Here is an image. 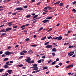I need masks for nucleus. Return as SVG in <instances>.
Masks as SVG:
<instances>
[{
	"instance_id": "nucleus-1",
	"label": "nucleus",
	"mask_w": 76,
	"mask_h": 76,
	"mask_svg": "<svg viewBox=\"0 0 76 76\" xmlns=\"http://www.w3.org/2000/svg\"><path fill=\"white\" fill-rule=\"evenodd\" d=\"M31 59L30 58V57H27V58L26 59V62H27V63H29L31 62Z\"/></svg>"
},
{
	"instance_id": "nucleus-2",
	"label": "nucleus",
	"mask_w": 76,
	"mask_h": 76,
	"mask_svg": "<svg viewBox=\"0 0 76 76\" xmlns=\"http://www.w3.org/2000/svg\"><path fill=\"white\" fill-rule=\"evenodd\" d=\"M52 47L53 46H52V45H47L46 47V48H52Z\"/></svg>"
},
{
	"instance_id": "nucleus-3",
	"label": "nucleus",
	"mask_w": 76,
	"mask_h": 76,
	"mask_svg": "<svg viewBox=\"0 0 76 76\" xmlns=\"http://www.w3.org/2000/svg\"><path fill=\"white\" fill-rule=\"evenodd\" d=\"M15 10H23V9L22 7H20L16 8Z\"/></svg>"
},
{
	"instance_id": "nucleus-4",
	"label": "nucleus",
	"mask_w": 76,
	"mask_h": 76,
	"mask_svg": "<svg viewBox=\"0 0 76 76\" xmlns=\"http://www.w3.org/2000/svg\"><path fill=\"white\" fill-rule=\"evenodd\" d=\"M49 22V20L45 19L44 20L42 21V22H43V23H45L46 22Z\"/></svg>"
},
{
	"instance_id": "nucleus-5",
	"label": "nucleus",
	"mask_w": 76,
	"mask_h": 76,
	"mask_svg": "<svg viewBox=\"0 0 76 76\" xmlns=\"http://www.w3.org/2000/svg\"><path fill=\"white\" fill-rule=\"evenodd\" d=\"M62 38H63V37L61 36H59L58 37V41H60Z\"/></svg>"
},
{
	"instance_id": "nucleus-6",
	"label": "nucleus",
	"mask_w": 76,
	"mask_h": 76,
	"mask_svg": "<svg viewBox=\"0 0 76 76\" xmlns=\"http://www.w3.org/2000/svg\"><path fill=\"white\" fill-rule=\"evenodd\" d=\"M6 55H9L10 54V52L7 51L5 52L4 53Z\"/></svg>"
},
{
	"instance_id": "nucleus-7",
	"label": "nucleus",
	"mask_w": 76,
	"mask_h": 76,
	"mask_svg": "<svg viewBox=\"0 0 76 76\" xmlns=\"http://www.w3.org/2000/svg\"><path fill=\"white\" fill-rule=\"evenodd\" d=\"M60 3V1H59L56 2L55 3H54L53 4H54V5H55L56 4V5H57V4H59Z\"/></svg>"
},
{
	"instance_id": "nucleus-8",
	"label": "nucleus",
	"mask_w": 76,
	"mask_h": 76,
	"mask_svg": "<svg viewBox=\"0 0 76 76\" xmlns=\"http://www.w3.org/2000/svg\"><path fill=\"white\" fill-rule=\"evenodd\" d=\"M28 53H29V54H31V53H33L34 52L32 51V50H31L28 51Z\"/></svg>"
},
{
	"instance_id": "nucleus-9",
	"label": "nucleus",
	"mask_w": 76,
	"mask_h": 76,
	"mask_svg": "<svg viewBox=\"0 0 76 76\" xmlns=\"http://www.w3.org/2000/svg\"><path fill=\"white\" fill-rule=\"evenodd\" d=\"M38 69V67H34V68L33 69V70H37Z\"/></svg>"
},
{
	"instance_id": "nucleus-10",
	"label": "nucleus",
	"mask_w": 76,
	"mask_h": 76,
	"mask_svg": "<svg viewBox=\"0 0 76 76\" xmlns=\"http://www.w3.org/2000/svg\"><path fill=\"white\" fill-rule=\"evenodd\" d=\"M20 54L21 56H24L25 54L24 53L21 52L20 53Z\"/></svg>"
},
{
	"instance_id": "nucleus-11",
	"label": "nucleus",
	"mask_w": 76,
	"mask_h": 76,
	"mask_svg": "<svg viewBox=\"0 0 76 76\" xmlns=\"http://www.w3.org/2000/svg\"><path fill=\"white\" fill-rule=\"evenodd\" d=\"M1 32H6V31H5L4 29L0 31Z\"/></svg>"
},
{
	"instance_id": "nucleus-12",
	"label": "nucleus",
	"mask_w": 76,
	"mask_h": 76,
	"mask_svg": "<svg viewBox=\"0 0 76 76\" xmlns=\"http://www.w3.org/2000/svg\"><path fill=\"white\" fill-rule=\"evenodd\" d=\"M56 63H57V62H56V61H54L52 63L51 65H54L55 64H56Z\"/></svg>"
},
{
	"instance_id": "nucleus-13",
	"label": "nucleus",
	"mask_w": 76,
	"mask_h": 76,
	"mask_svg": "<svg viewBox=\"0 0 76 76\" xmlns=\"http://www.w3.org/2000/svg\"><path fill=\"white\" fill-rule=\"evenodd\" d=\"M48 68V67L47 66H45L44 67H42L43 70H45V69H47Z\"/></svg>"
},
{
	"instance_id": "nucleus-14",
	"label": "nucleus",
	"mask_w": 76,
	"mask_h": 76,
	"mask_svg": "<svg viewBox=\"0 0 76 76\" xmlns=\"http://www.w3.org/2000/svg\"><path fill=\"white\" fill-rule=\"evenodd\" d=\"M75 46H70L68 47L69 48H74Z\"/></svg>"
},
{
	"instance_id": "nucleus-15",
	"label": "nucleus",
	"mask_w": 76,
	"mask_h": 76,
	"mask_svg": "<svg viewBox=\"0 0 76 76\" xmlns=\"http://www.w3.org/2000/svg\"><path fill=\"white\" fill-rule=\"evenodd\" d=\"M4 68H8V67H9V66H8V65H6L4 66Z\"/></svg>"
},
{
	"instance_id": "nucleus-16",
	"label": "nucleus",
	"mask_w": 76,
	"mask_h": 76,
	"mask_svg": "<svg viewBox=\"0 0 76 76\" xmlns=\"http://www.w3.org/2000/svg\"><path fill=\"white\" fill-rule=\"evenodd\" d=\"M45 39H46V36H45L44 37L42 38L41 39V40H44Z\"/></svg>"
},
{
	"instance_id": "nucleus-17",
	"label": "nucleus",
	"mask_w": 76,
	"mask_h": 76,
	"mask_svg": "<svg viewBox=\"0 0 76 76\" xmlns=\"http://www.w3.org/2000/svg\"><path fill=\"white\" fill-rule=\"evenodd\" d=\"M23 65V64H20V65H17V67H22Z\"/></svg>"
},
{
	"instance_id": "nucleus-18",
	"label": "nucleus",
	"mask_w": 76,
	"mask_h": 76,
	"mask_svg": "<svg viewBox=\"0 0 76 76\" xmlns=\"http://www.w3.org/2000/svg\"><path fill=\"white\" fill-rule=\"evenodd\" d=\"M57 50V49H56L55 48H54L52 49V51L53 52V51H55Z\"/></svg>"
},
{
	"instance_id": "nucleus-19",
	"label": "nucleus",
	"mask_w": 76,
	"mask_h": 76,
	"mask_svg": "<svg viewBox=\"0 0 76 76\" xmlns=\"http://www.w3.org/2000/svg\"><path fill=\"white\" fill-rule=\"evenodd\" d=\"M30 17H31V15H30V14L27 15L26 16V18H29Z\"/></svg>"
},
{
	"instance_id": "nucleus-20",
	"label": "nucleus",
	"mask_w": 76,
	"mask_h": 76,
	"mask_svg": "<svg viewBox=\"0 0 76 76\" xmlns=\"http://www.w3.org/2000/svg\"><path fill=\"white\" fill-rule=\"evenodd\" d=\"M47 10V7H45L43 9V12H45L46 10Z\"/></svg>"
},
{
	"instance_id": "nucleus-21",
	"label": "nucleus",
	"mask_w": 76,
	"mask_h": 76,
	"mask_svg": "<svg viewBox=\"0 0 76 76\" xmlns=\"http://www.w3.org/2000/svg\"><path fill=\"white\" fill-rule=\"evenodd\" d=\"M22 53H27V51L25 50H23L22 51Z\"/></svg>"
},
{
	"instance_id": "nucleus-22",
	"label": "nucleus",
	"mask_w": 76,
	"mask_h": 76,
	"mask_svg": "<svg viewBox=\"0 0 76 76\" xmlns=\"http://www.w3.org/2000/svg\"><path fill=\"white\" fill-rule=\"evenodd\" d=\"M58 39V37H53L52 39Z\"/></svg>"
},
{
	"instance_id": "nucleus-23",
	"label": "nucleus",
	"mask_w": 76,
	"mask_h": 76,
	"mask_svg": "<svg viewBox=\"0 0 76 76\" xmlns=\"http://www.w3.org/2000/svg\"><path fill=\"white\" fill-rule=\"evenodd\" d=\"M9 60V58H6L4 59V61H7V60Z\"/></svg>"
},
{
	"instance_id": "nucleus-24",
	"label": "nucleus",
	"mask_w": 76,
	"mask_h": 76,
	"mask_svg": "<svg viewBox=\"0 0 76 76\" xmlns=\"http://www.w3.org/2000/svg\"><path fill=\"white\" fill-rule=\"evenodd\" d=\"M38 16V15H35L33 17V18L32 19H35V18H37V17Z\"/></svg>"
},
{
	"instance_id": "nucleus-25",
	"label": "nucleus",
	"mask_w": 76,
	"mask_h": 76,
	"mask_svg": "<svg viewBox=\"0 0 76 76\" xmlns=\"http://www.w3.org/2000/svg\"><path fill=\"white\" fill-rule=\"evenodd\" d=\"M43 29V27H42L41 28H39L38 31L39 32V31H41V30H42V29Z\"/></svg>"
},
{
	"instance_id": "nucleus-26",
	"label": "nucleus",
	"mask_w": 76,
	"mask_h": 76,
	"mask_svg": "<svg viewBox=\"0 0 76 76\" xmlns=\"http://www.w3.org/2000/svg\"><path fill=\"white\" fill-rule=\"evenodd\" d=\"M33 66H34V67H37V66H38V65H37V64H34L33 65Z\"/></svg>"
},
{
	"instance_id": "nucleus-27",
	"label": "nucleus",
	"mask_w": 76,
	"mask_h": 76,
	"mask_svg": "<svg viewBox=\"0 0 76 76\" xmlns=\"http://www.w3.org/2000/svg\"><path fill=\"white\" fill-rule=\"evenodd\" d=\"M6 35V34L5 33H2L1 34V37H3V36H4V35Z\"/></svg>"
},
{
	"instance_id": "nucleus-28",
	"label": "nucleus",
	"mask_w": 76,
	"mask_h": 76,
	"mask_svg": "<svg viewBox=\"0 0 76 76\" xmlns=\"http://www.w3.org/2000/svg\"><path fill=\"white\" fill-rule=\"evenodd\" d=\"M6 31H10V28H7L6 29Z\"/></svg>"
},
{
	"instance_id": "nucleus-29",
	"label": "nucleus",
	"mask_w": 76,
	"mask_h": 76,
	"mask_svg": "<svg viewBox=\"0 0 76 76\" xmlns=\"http://www.w3.org/2000/svg\"><path fill=\"white\" fill-rule=\"evenodd\" d=\"M63 4L62 3H61L59 4V6L60 7L63 6Z\"/></svg>"
},
{
	"instance_id": "nucleus-30",
	"label": "nucleus",
	"mask_w": 76,
	"mask_h": 76,
	"mask_svg": "<svg viewBox=\"0 0 76 76\" xmlns=\"http://www.w3.org/2000/svg\"><path fill=\"white\" fill-rule=\"evenodd\" d=\"M23 7L24 9H26V8L28 7V6H27V5H26L25 6H23Z\"/></svg>"
},
{
	"instance_id": "nucleus-31",
	"label": "nucleus",
	"mask_w": 76,
	"mask_h": 76,
	"mask_svg": "<svg viewBox=\"0 0 76 76\" xmlns=\"http://www.w3.org/2000/svg\"><path fill=\"white\" fill-rule=\"evenodd\" d=\"M13 22H14V21L10 22V26H11V25H12V24H11V23H13Z\"/></svg>"
},
{
	"instance_id": "nucleus-32",
	"label": "nucleus",
	"mask_w": 76,
	"mask_h": 76,
	"mask_svg": "<svg viewBox=\"0 0 76 76\" xmlns=\"http://www.w3.org/2000/svg\"><path fill=\"white\" fill-rule=\"evenodd\" d=\"M25 27V25H23V26H21L20 28H22Z\"/></svg>"
},
{
	"instance_id": "nucleus-33",
	"label": "nucleus",
	"mask_w": 76,
	"mask_h": 76,
	"mask_svg": "<svg viewBox=\"0 0 76 76\" xmlns=\"http://www.w3.org/2000/svg\"><path fill=\"white\" fill-rule=\"evenodd\" d=\"M49 44V42H46L45 43V45H48Z\"/></svg>"
},
{
	"instance_id": "nucleus-34",
	"label": "nucleus",
	"mask_w": 76,
	"mask_h": 76,
	"mask_svg": "<svg viewBox=\"0 0 76 76\" xmlns=\"http://www.w3.org/2000/svg\"><path fill=\"white\" fill-rule=\"evenodd\" d=\"M68 54L69 56H73L72 53H68Z\"/></svg>"
},
{
	"instance_id": "nucleus-35",
	"label": "nucleus",
	"mask_w": 76,
	"mask_h": 76,
	"mask_svg": "<svg viewBox=\"0 0 76 76\" xmlns=\"http://www.w3.org/2000/svg\"><path fill=\"white\" fill-rule=\"evenodd\" d=\"M40 71H41V69L36 70V73H38V72H39Z\"/></svg>"
},
{
	"instance_id": "nucleus-36",
	"label": "nucleus",
	"mask_w": 76,
	"mask_h": 76,
	"mask_svg": "<svg viewBox=\"0 0 76 76\" xmlns=\"http://www.w3.org/2000/svg\"><path fill=\"white\" fill-rule=\"evenodd\" d=\"M37 46L36 45H34L31 46V47H37Z\"/></svg>"
},
{
	"instance_id": "nucleus-37",
	"label": "nucleus",
	"mask_w": 76,
	"mask_h": 76,
	"mask_svg": "<svg viewBox=\"0 0 76 76\" xmlns=\"http://www.w3.org/2000/svg\"><path fill=\"white\" fill-rule=\"evenodd\" d=\"M34 63V60H33L31 61H30V62H29V63Z\"/></svg>"
},
{
	"instance_id": "nucleus-38",
	"label": "nucleus",
	"mask_w": 76,
	"mask_h": 76,
	"mask_svg": "<svg viewBox=\"0 0 76 76\" xmlns=\"http://www.w3.org/2000/svg\"><path fill=\"white\" fill-rule=\"evenodd\" d=\"M4 70V69H0V72H3Z\"/></svg>"
},
{
	"instance_id": "nucleus-39",
	"label": "nucleus",
	"mask_w": 76,
	"mask_h": 76,
	"mask_svg": "<svg viewBox=\"0 0 76 76\" xmlns=\"http://www.w3.org/2000/svg\"><path fill=\"white\" fill-rule=\"evenodd\" d=\"M16 13H17V12L12 13V15H16Z\"/></svg>"
},
{
	"instance_id": "nucleus-40",
	"label": "nucleus",
	"mask_w": 76,
	"mask_h": 76,
	"mask_svg": "<svg viewBox=\"0 0 76 76\" xmlns=\"http://www.w3.org/2000/svg\"><path fill=\"white\" fill-rule=\"evenodd\" d=\"M9 61H8L6 63V64L7 65H10V64H9Z\"/></svg>"
},
{
	"instance_id": "nucleus-41",
	"label": "nucleus",
	"mask_w": 76,
	"mask_h": 76,
	"mask_svg": "<svg viewBox=\"0 0 76 76\" xmlns=\"http://www.w3.org/2000/svg\"><path fill=\"white\" fill-rule=\"evenodd\" d=\"M23 56H21L20 57H19L18 58H19V59H21V58H23Z\"/></svg>"
},
{
	"instance_id": "nucleus-42",
	"label": "nucleus",
	"mask_w": 76,
	"mask_h": 76,
	"mask_svg": "<svg viewBox=\"0 0 76 76\" xmlns=\"http://www.w3.org/2000/svg\"><path fill=\"white\" fill-rule=\"evenodd\" d=\"M29 38H27L25 39V40L26 41H29Z\"/></svg>"
},
{
	"instance_id": "nucleus-43",
	"label": "nucleus",
	"mask_w": 76,
	"mask_h": 76,
	"mask_svg": "<svg viewBox=\"0 0 76 76\" xmlns=\"http://www.w3.org/2000/svg\"><path fill=\"white\" fill-rule=\"evenodd\" d=\"M72 3H73V4H76V1L73 2Z\"/></svg>"
},
{
	"instance_id": "nucleus-44",
	"label": "nucleus",
	"mask_w": 76,
	"mask_h": 76,
	"mask_svg": "<svg viewBox=\"0 0 76 76\" xmlns=\"http://www.w3.org/2000/svg\"><path fill=\"white\" fill-rule=\"evenodd\" d=\"M52 38V37L51 36H49L48 37V39H51Z\"/></svg>"
},
{
	"instance_id": "nucleus-45",
	"label": "nucleus",
	"mask_w": 76,
	"mask_h": 76,
	"mask_svg": "<svg viewBox=\"0 0 76 76\" xmlns=\"http://www.w3.org/2000/svg\"><path fill=\"white\" fill-rule=\"evenodd\" d=\"M37 62L38 63H41V60H39L37 61Z\"/></svg>"
},
{
	"instance_id": "nucleus-46",
	"label": "nucleus",
	"mask_w": 76,
	"mask_h": 76,
	"mask_svg": "<svg viewBox=\"0 0 76 76\" xmlns=\"http://www.w3.org/2000/svg\"><path fill=\"white\" fill-rule=\"evenodd\" d=\"M52 62V61L50 60L48 61V63H50Z\"/></svg>"
},
{
	"instance_id": "nucleus-47",
	"label": "nucleus",
	"mask_w": 76,
	"mask_h": 76,
	"mask_svg": "<svg viewBox=\"0 0 76 76\" xmlns=\"http://www.w3.org/2000/svg\"><path fill=\"white\" fill-rule=\"evenodd\" d=\"M5 75L6 76H7L9 75V74H8V73H5Z\"/></svg>"
},
{
	"instance_id": "nucleus-48",
	"label": "nucleus",
	"mask_w": 76,
	"mask_h": 76,
	"mask_svg": "<svg viewBox=\"0 0 76 76\" xmlns=\"http://www.w3.org/2000/svg\"><path fill=\"white\" fill-rule=\"evenodd\" d=\"M69 66H70V67H73V64L69 65Z\"/></svg>"
},
{
	"instance_id": "nucleus-49",
	"label": "nucleus",
	"mask_w": 76,
	"mask_h": 76,
	"mask_svg": "<svg viewBox=\"0 0 76 76\" xmlns=\"http://www.w3.org/2000/svg\"><path fill=\"white\" fill-rule=\"evenodd\" d=\"M52 54L53 55V56H56V53H52Z\"/></svg>"
},
{
	"instance_id": "nucleus-50",
	"label": "nucleus",
	"mask_w": 76,
	"mask_h": 76,
	"mask_svg": "<svg viewBox=\"0 0 76 76\" xmlns=\"http://www.w3.org/2000/svg\"><path fill=\"white\" fill-rule=\"evenodd\" d=\"M42 58H45V56H42Z\"/></svg>"
},
{
	"instance_id": "nucleus-51",
	"label": "nucleus",
	"mask_w": 76,
	"mask_h": 76,
	"mask_svg": "<svg viewBox=\"0 0 76 76\" xmlns=\"http://www.w3.org/2000/svg\"><path fill=\"white\" fill-rule=\"evenodd\" d=\"M19 47V45H17L15 46V48H17V47Z\"/></svg>"
},
{
	"instance_id": "nucleus-52",
	"label": "nucleus",
	"mask_w": 76,
	"mask_h": 76,
	"mask_svg": "<svg viewBox=\"0 0 76 76\" xmlns=\"http://www.w3.org/2000/svg\"><path fill=\"white\" fill-rule=\"evenodd\" d=\"M51 30H52V28H50L48 30V32H50V31H51Z\"/></svg>"
},
{
	"instance_id": "nucleus-53",
	"label": "nucleus",
	"mask_w": 76,
	"mask_h": 76,
	"mask_svg": "<svg viewBox=\"0 0 76 76\" xmlns=\"http://www.w3.org/2000/svg\"><path fill=\"white\" fill-rule=\"evenodd\" d=\"M58 65H59V66H62V63H59Z\"/></svg>"
},
{
	"instance_id": "nucleus-54",
	"label": "nucleus",
	"mask_w": 76,
	"mask_h": 76,
	"mask_svg": "<svg viewBox=\"0 0 76 76\" xmlns=\"http://www.w3.org/2000/svg\"><path fill=\"white\" fill-rule=\"evenodd\" d=\"M5 56H6V55H5L4 54L2 55L1 56V57H5Z\"/></svg>"
},
{
	"instance_id": "nucleus-55",
	"label": "nucleus",
	"mask_w": 76,
	"mask_h": 76,
	"mask_svg": "<svg viewBox=\"0 0 76 76\" xmlns=\"http://www.w3.org/2000/svg\"><path fill=\"white\" fill-rule=\"evenodd\" d=\"M3 51H0V55L2 54H3Z\"/></svg>"
},
{
	"instance_id": "nucleus-56",
	"label": "nucleus",
	"mask_w": 76,
	"mask_h": 76,
	"mask_svg": "<svg viewBox=\"0 0 76 76\" xmlns=\"http://www.w3.org/2000/svg\"><path fill=\"white\" fill-rule=\"evenodd\" d=\"M55 67H56V68H58V67H59V66L58 65H56V66H55Z\"/></svg>"
},
{
	"instance_id": "nucleus-57",
	"label": "nucleus",
	"mask_w": 76,
	"mask_h": 76,
	"mask_svg": "<svg viewBox=\"0 0 76 76\" xmlns=\"http://www.w3.org/2000/svg\"><path fill=\"white\" fill-rule=\"evenodd\" d=\"M37 20H35L33 22V23H35V22H37Z\"/></svg>"
},
{
	"instance_id": "nucleus-58",
	"label": "nucleus",
	"mask_w": 76,
	"mask_h": 76,
	"mask_svg": "<svg viewBox=\"0 0 76 76\" xmlns=\"http://www.w3.org/2000/svg\"><path fill=\"white\" fill-rule=\"evenodd\" d=\"M41 3V2H38L37 4V5H39V4H40Z\"/></svg>"
},
{
	"instance_id": "nucleus-59",
	"label": "nucleus",
	"mask_w": 76,
	"mask_h": 76,
	"mask_svg": "<svg viewBox=\"0 0 76 76\" xmlns=\"http://www.w3.org/2000/svg\"><path fill=\"white\" fill-rule=\"evenodd\" d=\"M70 65H69L67 67H66V68H70Z\"/></svg>"
},
{
	"instance_id": "nucleus-60",
	"label": "nucleus",
	"mask_w": 76,
	"mask_h": 76,
	"mask_svg": "<svg viewBox=\"0 0 76 76\" xmlns=\"http://www.w3.org/2000/svg\"><path fill=\"white\" fill-rule=\"evenodd\" d=\"M29 26V24H26L25 25V26Z\"/></svg>"
},
{
	"instance_id": "nucleus-61",
	"label": "nucleus",
	"mask_w": 76,
	"mask_h": 76,
	"mask_svg": "<svg viewBox=\"0 0 76 76\" xmlns=\"http://www.w3.org/2000/svg\"><path fill=\"white\" fill-rule=\"evenodd\" d=\"M13 63V61H10V63Z\"/></svg>"
},
{
	"instance_id": "nucleus-62",
	"label": "nucleus",
	"mask_w": 76,
	"mask_h": 76,
	"mask_svg": "<svg viewBox=\"0 0 76 76\" xmlns=\"http://www.w3.org/2000/svg\"><path fill=\"white\" fill-rule=\"evenodd\" d=\"M56 61H59V58H57L56 59Z\"/></svg>"
},
{
	"instance_id": "nucleus-63",
	"label": "nucleus",
	"mask_w": 76,
	"mask_h": 76,
	"mask_svg": "<svg viewBox=\"0 0 76 76\" xmlns=\"http://www.w3.org/2000/svg\"><path fill=\"white\" fill-rule=\"evenodd\" d=\"M69 35L68 34H65L64 35V36H67V35Z\"/></svg>"
},
{
	"instance_id": "nucleus-64",
	"label": "nucleus",
	"mask_w": 76,
	"mask_h": 76,
	"mask_svg": "<svg viewBox=\"0 0 76 76\" xmlns=\"http://www.w3.org/2000/svg\"><path fill=\"white\" fill-rule=\"evenodd\" d=\"M49 19H52L53 18V17H49Z\"/></svg>"
}]
</instances>
